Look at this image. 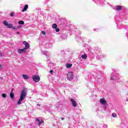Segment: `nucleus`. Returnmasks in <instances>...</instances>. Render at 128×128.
<instances>
[{
	"instance_id": "b1692460",
	"label": "nucleus",
	"mask_w": 128,
	"mask_h": 128,
	"mask_svg": "<svg viewBox=\"0 0 128 128\" xmlns=\"http://www.w3.org/2000/svg\"><path fill=\"white\" fill-rule=\"evenodd\" d=\"M56 32H60V28H56Z\"/></svg>"
},
{
	"instance_id": "4c0bfd02",
	"label": "nucleus",
	"mask_w": 128,
	"mask_h": 128,
	"mask_svg": "<svg viewBox=\"0 0 128 128\" xmlns=\"http://www.w3.org/2000/svg\"><path fill=\"white\" fill-rule=\"evenodd\" d=\"M48 66H50V65L49 64Z\"/></svg>"
},
{
	"instance_id": "7c9ffc66",
	"label": "nucleus",
	"mask_w": 128,
	"mask_h": 128,
	"mask_svg": "<svg viewBox=\"0 0 128 128\" xmlns=\"http://www.w3.org/2000/svg\"><path fill=\"white\" fill-rule=\"evenodd\" d=\"M61 120H64V117L62 118H61Z\"/></svg>"
},
{
	"instance_id": "72a5a7b5",
	"label": "nucleus",
	"mask_w": 128,
	"mask_h": 128,
	"mask_svg": "<svg viewBox=\"0 0 128 128\" xmlns=\"http://www.w3.org/2000/svg\"><path fill=\"white\" fill-rule=\"evenodd\" d=\"M37 106H40V104H37Z\"/></svg>"
},
{
	"instance_id": "bb28decb",
	"label": "nucleus",
	"mask_w": 128,
	"mask_h": 128,
	"mask_svg": "<svg viewBox=\"0 0 128 128\" xmlns=\"http://www.w3.org/2000/svg\"><path fill=\"white\" fill-rule=\"evenodd\" d=\"M42 34H46V32L42 31Z\"/></svg>"
},
{
	"instance_id": "7ed1b4c3",
	"label": "nucleus",
	"mask_w": 128,
	"mask_h": 128,
	"mask_svg": "<svg viewBox=\"0 0 128 128\" xmlns=\"http://www.w3.org/2000/svg\"><path fill=\"white\" fill-rule=\"evenodd\" d=\"M32 78L34 82H40V76L38 75H34L32 76Z\"/></svg>"
},
{
	"instance_id": "9b49d317",
	"label": "nucleus",
	"mask_w": 128,
	"mask_h": 128,
	"mask_svg": "<svg viewBox=\"0 0 128 128\" xmlns=\"http://www.w3.org/2000/svg\"><path fill=\"white\" fill-rule=\"evenodd\" d=\"M22 76L24 80H28L30 78V76L26 75V74H22Z\"/></svg>"
},
{
	"instance_id": "5701e85b",
	"label": "nucleus",
	"mask_w": 128,
	"mask_h": 128,
	"mask_svg": "<svg viewBox=\"0 0 128 128\" xmlns=\"http://www.w3.org/2000/svg\"><path fill=\"white\" fill-rule=\"evenodd\" d=\"M102 128H108V125L104 124V125H103Z\"/></svg>"
},
{
	"instance_id": "c756f323",
	"label": "nucleus",
	"mask_w": 128,
	"mask_h": 128,
	"mask_svg": "<svg viewBox=\"0 0 128 128\" xmlns=\"http://www.w3.org/2000/svg\"><path fill=\"white\" fill-rule=\"evenodd\" d=\"M12 28H13V30H16V27L12 26Z\"/></svg>"
},
{
	"instance_id": "4468645a",
	"label": "nucleus",
	"mask_w": 128,
	"mask_h": 128,
	"mask_svg": "<svg viewBox=\"0 0 128 128\" xmlns=\"http://www.w3.org/2000/svg\"><path fill=\"white\" fill-rule=\"evenodd\" d=\"M122 6H116V10L119 11V10H122Z\"/></svg>"
},
{
	"instance_id": "f8f14e48",
	"label": "nucleus",
	"mask_w": 128,
	"mask_h": 128,
	"mask_svg": "<svg viewBox=\"0 0 128 128\" xmlns=\"http://www.w3.org/2000/svg\"><path fill=\"white\" fill-rule=\"evenodd\" d=\"M28 4L25 5V6H24V8L22 10V12H26V10H28Z\"/></svg>"
},
{
	"instance_id": "a878e982",
	"label": "nucleus",
	"mask_w": 128,
	"mask_h": 128,
	"mask_svg": "<svg viewBox=\"0 0 128 128\" xmlns=\"http://www.w3.org/2000/svg\"><path fill=\"white\" fill-rule=\"evenodd\" d=\"M14 12H12L10 14V16H14Z\"/></svg>"
},
{
	"instance_id": "2f4dec72",
	"label": "nucleus",
	"mask_w": 128,
	"mask_h": 128,
	"mask_svg": "<svg viewBox=\"0 0 128 128\" xmlns=\"http://www.w3.org/2000/svg\"><path fill=\"white\" fill-rule=\"evenodd\" d=\"M126 102H128V98H126Z\"/></svg>"
},
{
	"instance_id": "20e7f679",
	"label": "nucleus",
	"mask_w": 128,
	"mask_h": 128,
	"mask_svg": "<svg viewBox=\"0 0 128 128\" xmlns=\"http://www.w3.org/2000/svg\"><path fill=\"white\" fill-rule=\"evenodd\" d=\"M3 24L4 26H7L8 28H12V24H8V22H7V21H3Z\"/></svg>"
},
{
	"instance_id": "393cba45",
	"label": "nucleus",
	"mask_w": 128,
	"mask_h": 128,
	"mask_svg": "<svg viewBox=\"0 0 128 128\" xmlns=\"http://www.w3.org/2000/svg\"><path fill=\"white\" fill-rule=\"evenodd\" d=\"M56 108H57L58 110V108H60V105L58 104L56 106Z\"/></svg>"
},
{
	"instance_id": "6ab92c4d",
	"label": "nucleus",
	"mask_w": 128,
	"mask_h": 128,
	"mask_svg": "<svg viewBox=\"0 0 128 128\" xmlns=\"http://www.w3.org/2000/svg\"><path fill=\"white\" fill-rule=\"evenodd\" d=\"M53 28H58V25H56V24H54L52 26Z\"/></svg>"
},
{
	"instance_id": "c9c22d12",
	"label": "nucleus",
	"mask_w": 128,
	"mask_h": 128,
	"mask_svg": "<svg viewBox=\"0 0 128 128\" xmlns=\"http://www.w3.org/2000/svg\"><path fill=\"white\" fill-rule=\"evenodd\" d=\"M113 8H114H114H116V6H114Z\"/></svg>"
},
{
	"instance_id": "412c9836",
	"label": "nucleus",
	"mask_w": 128,
	"mask_h": 128,
	"mask_svg": "<svg viewBox=\"0 0 128 128\" xmlns=\"http://www.w3.org/2000/svg\"><path fill=\"white\" fill-rule=\"evenodd\" d=\"M2 98H6V94H2Z\"/></svg>"
},
{
	"instance_id": "0eeeda50",
	"label": "nucleus",
	"mask_w": 128,
	"mask_h": 128,
	"mask_svg": "<svg viewBox=\"0 0 128 128\" xmlns=\"http://www.w3.org/2000/svg\"><path fill=\"white\" fill-rule=\"evenodd\" d=\"M70 102H72V106L76 108L78 106V104H76V102L74 100L71 98L70 99Z\"/></svg>"
},
{
	"instance_id": "dca6fc26",
	"label": "nucleus",
	"mask_w": 128,
	"mask_h": 128,
	"mask_svg": "<svg viewBox=\"0 0 128 128\" xmlns=\"http://www.w3.org/2000/svg\"><path fill=\"white\" fill-rule=\"evenodd\" d=\"M81 58L83 60H86V58H88V56L86 55V54H83L82 55Z\"/></svg>"
},
{
	"instance_id": "e433bc0d",
	"label": "nucleus",
	"mask_w": 128,
	"mask_h": 128,
	"mask_svg": "<svg viewBox=\"0 0 128 128\" xmlns=\"http://www.w3.org/2000/svg\"><path fill=\"white\" fill-rule=\"evenodd\" d=\"M102 56H100V58H102Z\"/></svg>"
},
{
	"instance_id": "6e6552de",
	"label": "nucleus",
	"mask_w": 128,
	"mask_h": 128,
	"mask_svg": "<svg viewBox=\"0 0 128 128\" xmlns=\"http://www.w3.org/2000/svg\"><path fill=\"white\" fill-rule=\"evenodd\" d=\"M36 120L37 121L38 124L39 126H40V124H42V122H44V120H42V119L40 118H36Z\"/></svg>"
},
{
	"instance_id": "9d476101",
	"label": "nucleus",
	"mask_w": 128,
	"mask_h": 128,
	"mask_svg": "<svg viewBox=\"0 0 128 128\" xmlns=\"http://www.w3.org/2000/svg\"><path fill=\"white\" fill-rule=\"evenodd\" d=\"M14 92V89H12L11 92L10 93V97L12 100H14V94L12 92Z\"/></svg>"
},
{
	"instance_id": "cd10ccee",
	"label": "nucleus",
	"mask_w": 128,
	"mask_h": 128,
	"mask_svg": "<svg viewBox=\"0 0 128 128\" xmlns=\"http://www.w3.org/2000/svg\"><path fill=\"white\" fill-rule=\"evenodd\" d=\"M53 72H54V71L52 70H50V73L51 74H52Z\"/></svg>"
},
{
	"instance_id": "473e14b6",
	"label": "nucleus",
	"mask_w": 128,
	"mask_h": 128,
	"mask_svg": "<svg viewBox=\"0 0 128 128\" xmlns=\"http://www.w3.org/2000/svg\"><path fill=\"white\" fill-rule=\"evenodd\" d=\"M16 34H20V32H16Z\"/></svg>"
},
{
	"instance_id": "2eb2a0df",
	"label": "nucleus",
	"mask_w": 128,
	"mask_h": 128,
	"mask_svg": "<svg viewBox=\"0 0 128 128\" xmlns=\"http://www.w3.org/2000/svg\"><path fill=\"white\" fill-rule=\"evenodd\" d=\"M100 104H106V102L105 100L104 99H101L100 100Z\"/></svg>"
},
{
	"instance_id": "f03ea898",
	"label": "nucleus",
	"mask_w": 128,
	"mask_h": 128,
	"mask_svg": "<svg viewBox=\"0 0 128 128\" xmlns=\"http://www.w3.org/2000/svg\"><path fill=\"white\" fill-rule=\"evenodd\" d=\"M66 78L68 80H72L74 78V73L72 72H68L67 74Z\"/></svg>"
},
{
	"instance_id": "ddd939ff",
	"label": "nucleus",
	"mask_w": 128,
	"mask_h": 128,
	"mask_svg": "<svg viewBox=\"0 0 128 128\" xmlns=\"http://www.w3.org/2000/svg\"><path fill=\"white\" fill-rule=\"evenodd\" d=\"M24 50H26L24 48L18 49V54H22V52H25Z\"/></svg>"
},
{
	"instance_id": "4be33fe9",
	"label": "nucleus",
	"mask_w": 128,
	"mask_h": 128,
	"mask_svg": "<svg viewBox=\"0 0 128 128\" xmlns=\"http://www.w3.org/2000/svg\"><path fill=\"white\" fill-rule=\"evenodd\" d=\"M4 68V67H2V64H0V70H2Z\"/></svg>"
},
{
	"instance_id": "423d86ee",
	"label": "nucleus",
	"mask_w": 128,
	"mask_h": 128,
	"mask_svg": "<svg viewBox=\"0 0 128 128\" xmlns=\"http://www.w3.org/2000/svg\"><path fill=\"white\" fill-rule=\"evenodd\" d=\"M23 44H24L25 46V48H24V49H25L26 50H28V48H30V44H28V42L24 41L23 42Z\"/></svg>"
},
{
	"instance_id": "f257e3e1",
	"label": "nucleus",
	"mask_w": 128,
	"mask_h": 128,
	"mask_svg": "<svg viewBox=\"0 0 128 128\" xmlns=\"http://www.w3.org/2000/svg\"><path fill=\"white\" fill-rule=\"evenodd\" d=\"M26 90L24 89L22 92H21V94L20 96V98H19L18 102V104H22V102L26 98Z\"/></svg>"
},
{
	"instance_id": "c85d7f7f",
	"label": "nucleus",
	"mask_w": 128,
	"mask_h": 128,
	"mask_svg": "<svg viewBox=\"0 0 128 128\" xmlns=\"http://www.w3.org/2000/svg\"><path fill=\"white\" fill-rule=\"evenodd\" d=\"M22 28V26H19L17 27V28Z\"/></svg>"
},
{
	"instance_id": "a211bd4d",
	"label": "nucleus",
	"mask_w": 128,
	"mask_h": 128,
	"mask_svg": "<svg viewBox=\"0 0 128 128\" xmlns=\"http://www.w3.org/2000/svg\"><path fill=\"white\" fill-rule=\"evenodd\" d=\"M18 24H24V22L23 20H19Z\"/></svg>"
},
{
	"instance_id": "aec40b11",
	"label": "nucleus",
	"mask_w": 128,
	"mask_h": 128,
	"mask_svg": "<svg viewBox=\"0 0 128 128\" xmlns=\"http://www.w3.org/2000/svg\"><path fill=\"white\" fill-rule=\"evenodd\" d=\"M112 116H113V118H116V114L114 113H112Z\"/></svg>"
},
{
	"instance_id": "1a4fd4ad",
	"label": "nucleus",
	"mask_w": 128,
	"mask_h": 128,
	"mask_svg": "<svg viewBox=\"0 0 128 128\" xmlns=\"http://www.w3.org/2000/svg\"><path fill=\"white\" fill-rule=\"evenodd\" d=\"M42 54H44V56H47V58H48V56H50V52H42Z\"/></svg>"
},
{
	"instance_id": "f3484780",
	"label": "nucleus",
	"mask_w": 128,
	"mask_h": 128,
	"mask_svg": "<svg viewBox=\"0 0 128 128\" xmlns=\"http://www.w3.org/2000/svg\"><path fill=\"white\" fill-rule=\"evenodd\" d=\"M72 64H66V67L67 68H72Z\"/></svg>"
},
{
	"instance_id": "39448f33",
	"label": "nucleus",
	"mask_w": 128,
	"mask_h": 128,
	"mask_svg": "<svg viewBox=\"0 0 128 128\" xmlns=\"http://www.w3.org/2000/svg\"><path fill=\"white\" fill-rule=\"evenodd\" d=\"M118 74H116V75H114V74H111V78L112 80H116L118 78Z\"/></svg>"
},
{
	"instance_id": "f704fd0d",
	"label": "nucleus",
	"mask_w": 128,
	"mask_h": 128,
	"mask_svg": "<svg viewBox=\"0 0 128 128\" xmlns=\"http://www.w3.org/2000/svg\"><path fill=\"white\" fill-rule=\"evenodd\" d=\"M94 32H96V29H94Z\"/></svg>"
}]
</instances>
